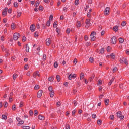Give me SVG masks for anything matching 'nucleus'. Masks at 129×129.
<instances>
[{"instance_id": "1", "label": "nucleus", "mask_w": 129, "mask_h": 129, "mask_svg": "<svg viewBox=\"0 0 129 129\" xmlns=\"http://www.w3.org/2000/svg\"><path fill=\"white\" fill-rule=\"evenodd\" d=\"M48 90L49 92L50 97H54V95H55V92L53 90V87H52L51 86H50L48 87Z\"/></svg>"}, {"instance_id": "2", "label": "nucleus", "mask_w": 129, "mask_h": 129, "mask_svg": "<svg viewBox=\"0 0 129 129\" xmlns=\"http://www.w3.org/2000/svg\"><path fill=\"white\" fill-rule=\"evenodd\" d=\"M21 37V35H20V34L18 33H15L13 35V40L14 41H17L19 38Z\"/></svg>"}, {"instance_id": "3", "label": "nucleus", "mask_w": 129, "mask_h": 129, "mask_svg": "<svg viewBox=\"0 0 129 129\" xmlns=\"http://www.w3.org/2000/svg\"><path fill=\"white\" fill-rule=\"evenodd\" d=\"M120 63L123 64H125L126 65H128V61H127V59H126L125 58H122L120 60Z\"/></svg>"}, {"instance_id": "4", "label": "nucleus", "mask_w": 129, "mask_h": 129, "mask_svg": "<svg viewBox=\"0 0 129 129\" xmlns=\"http://www.w3.org/2000/svg\"><path fill=\"white\" fill-rule=\"evenodd\" d=\"M85 24H86V25H85V28H86L87 29H88V28H89L90 26V19H87L86 20V21H85Z\"/></svg>"}, {"instance_id": "5", "label": "nucleus", "mask_w": 129, "mask_h": 129, "mask_svg": "<svg viewBox=\"0 0 129 129\" xmlns=\"http://www.w3.org/2000/svg\"><path fill=\"white\" fill-rule=\"evenodd\" d=\"M117 41V39H116V37L115 36L112 37L111 39V43L112 44H113L114 45H115V44H116Z\"/></svg>"}, {"instance_id": "6", "label": "nucleus", "mask_w": 129, "mask_h": 129, "mask_svg": "<svg viewBox=\"0 0 129 129\" xmlns=\"http://www.w3.org/2000/svg\"><path fill=\"white\" fill-rule=\"evenodd\" d=\"M104 14L105 16H108V15H109V7H107L105 8L104 11Z\"/></svg>"}, {"instance_id": "7", "label": "nucleus", "mask_w": 129, "mask_h": 129, "mask_svg": "<svg viewBox=\"0 0 129 129\" xmlns=\"http://www.w3.org/2000/svg\"><path fill=\"white\" fill-rule=\"evenodd\" d=\"M75 77H76V74H71L69 77H68V79H69V80H71V79H72V78H75Z\"/></svg>"}, {"instance_id": "8", "label": "nucleus", "mask_w": 129, "mask_h": 129, "mask_svg": "<svg viewBox=\"0 0 129 129\" xmlns=\"http://www.w3.org/2000/svg\"><path fill=\"white\" fill-rule=\"evenodd\" d=\"M42 95H43V90H40L37 93V97H38V98H40V97H41Z\"/></svg>"}, {"instance_id": "9", "label": "nucleus", "mask_w": 129, "mask_h": 129, "mask_svg": "<svg viewBox=\"0 0 129 129\" xmlns=\"http://www.w3.org/2000/svg\"><path fill=\"white\" fill-rule=\"evenodd\" d=\"M30 28L31 32H35V30H36V26L35 25H31Z\"/></svg>"}, {"instance_id": "10", "label": "nucleus", "mask_w": 129, "mask_h": 129, "mask_svg": "<svg viewBox=\"0 0 129 129\" xmlns=\"http://www.w3.org/2000/svg\"><path fill=\"white\" fill-rule=\"evenodd\" d=\"M46 45L47 46H50L51 45V39L50 38H47L46 40Z\"/></svg>"}, {"instance_id": "11", "label": "nucleus", "mask_w": 129, "mask_h": 129, "mask_svg": "<svg viewBox=\"0 0 129 129\" xmlns=\"http://www.w3.org/2000/svg\"><path fill=\"white\" fill-rule=\"evenodd\" d=\"M76 26L77 28H80L82 25L81 24V22L77 21L76 23Z\"/></svg>"}, {"instance_id": "12", "label": "nucleus", "mask_w": 129, "mask_h": 129, "mask_svg": "<svg viewBox=\"0 0 129 129\" xmlns=\"http://www.w3.org/2000/svg\"><path fill=\"white\" fill-rule=\"evenodd\" d=\"M36 76H40V72H39V71H37L36 73L33 74V77L36 78Z\"/></svg>"}, {"instance_id": "13", "label": "nucleus", "mask_w": 129, "mask_h": 129, "mask_svg": "<svg viewBox=\"0 0 129 129\" xmlns=\"http://www.w3.org/2000/svg\"><path fill=\"white\" fill-rule=\"evenodd\" d=\"M17 27L16 26V24L14 23L11 24V28L12 29V30H15V29Z\"/></svg>"}, {"instance_id": "14", "label": "nucleus", "mask_w": 129, "mask_h": 129, "mask_svg": "<svg viewBox=\"0 0 129 129\" xmlns=\"http://www.w3.org/2000/svg\"><path fill=\"white\" fill-rule=\"evenodd\" d=\"M38 118L40 120H44V119H45V117H44V116H42V115H39Z\"/></svg>"}, {"instance_id": "15", "label": "nucleus", "mask_w": 129, "mask_h": 129, "mask_svg": "<svg viewBox=\"0 0 129 129\" xmlns=\"http://www.w3.org/2000/svg\"><path fill=\"white\" fill-rule=\"evenodd\" d=\"M113 30L114 32H118V26H115L113 27Z\"/></svg>"}, {"instance_id": "16", "label": "nucleus", "mask_w": 129, "mask_h": 129, "mask_svg": "<svg viewBox=\"0 0 129 129\" xmlns=\"http://www.w3.org/2000/svg\"><path fill=\"white\" fill-rule=\"evenodd\" d=\"M104 103H105V105H108V103H109V99H106L104 101Z\"/></svg>"}, {"instance_id": "17", "label": "nucleus", "mask_w": 129, "mask_h": 129, "mask_svg": "<svg viewBox=\"0 0 129 129\" xmlns=\"http://www.w3.org/2000/svg\"><path fill=\"white\" fill-rule=\"evenodd\" d=\"M24 120H21L20 122H19V123L17 124V125L18 126H20V125H22V124H24Z\"/></svg>"}, {"instance_id": "18", "label": "nucleus", "mask_w": 129, "mask_h": 129, "mask_svg": "<svg viewBox=\"0 0 129 129\" xmlns=\"http://www.w3.org/2000/svg\"><path fill=\"white\" fill-rule=\"evenodd\" d=\"M39 5H40V1L37 0L36 3L34 5L35 7H39Z\"/></svg>"}, {"instance_id": "19", "label": "nucleus", "mask_w": 129, "mask_h": 129, "mask_svg": "<svg viewBox=\"0 0 129 129\" xmlns=\"http://www.w3.org/2000/svg\"><path fill=\"white\" fill-rule=\"evenodd\" d=\"M84 77V74L83 73H81L80 74V80H82Z\"/></svg>"}, {"instance_id": "20", "label": "nucleus", "mask_w": 129, "mask_h": 129, "mask_svg": "<svg viewBox=\"0 0 129 129\" xmlns=\"http://www.w3.org/2000/svg\"><path fill=\"white\" fill-rule=\"evenodd\" d=\"M119 42L121 44H122L124 42V40L122 38H119Z\"/></svg>"}, {"instance_id": "21", "label": "nucleus", "mask_w": 129, "mask_h": 129, "mask_svg": "<svg viewBox=\"0 0 129 129\" xmlns=\"http://www.w3.org/2000/svg\"><path fill=\"white\" fill-rule=\"evenodd\" d=\"M89 61L91 63H93V62H94V58H93V57H90L89 58Z\"/></svg>"}, {"instance_id": "22", "label": "nucleus", "mask_w": 129, "mask_h": 129, "mask_svg": "<svg viewBox=\"0 0 129 129\" xmlns=\"http://www.w3.org/2000/svg\"><path fill=\"white\" fill-rule=\"evenodd\" d=\"M7 116L5 115H2V119H3V120H7Z\"/></svg>"}, {"instance_id": "23", "label": "nucleus", "mask_w": 129, "mask_h": 129, "mask_svg": "<svg viewBox=\"0 0 129 129\" xmlns=\"http://www.w3.org/2000/svg\"><path fill=\"white\" fill-rule=\"evenodd\" d=\"M96 35V32L93 31L92 32V33H91L90 36V37H93L94 36H95Z\"/></svg>"}, {"instance_id": "24", "label": "nucleus", "mask_w": 129, "mask_h": 129, "mask_svg": "<svg viewBox=\"0 0 129 129\" xmlns=\"http://www.w3.org/2000/svg\"><path fill=\"white\" fill-rule=\"evenodd\" d=\"M39 88H40V85H36L34 86L35 90H38V89H39Z\"/></svg>"}, {"instance_id": "25", "label": "nucleus", "mask_w": 129, "mask_h": 129, "mask_svg": "<svg viewBox=\"0 0 129 129\" xmlns=\"http://www.w3.org/2000/svg\"><path fill=\"white\" fill-rule=\"evenodd\" d=\"M17 77H18V74H13V79H14V80H16V79L17 78Z\"/></svg>"}, {"instance_id": "26", "label": "nucleus", "mask_w": 129, "mask_h": 129, "mask_svg": "<svg viewBox=\"0 0 129 129\" xmlns=\"http://www.w3.org/2000/svg\"><path fill=\"white\" fill-rule=\"evenodd\" d=\"M56 79L58 82L61 80V78L60 77V76L59 75H57L56 76Z\"/></svg>"}, {"instance_id": "27", "label": "nucleus", "mask_w": 129, "mask_h": 129, "mask_svg": "<svg viewBox=\"0 0 129 129\" xmlns=\"http://www.w3.org/2000/svg\"><path fill=\"white\" fill-rule=\"evenodd\" d=\"M2 16L3 17H6L7 16V11H3L2 12Z\"/></svg>"}, {"instance_id": "28", "label": "nucleus", "mask_w": 129, "mask_h": 129, "mask_svg": "<svg viewBox=\"0 0 129 129\" xmlns=\"http://www.w3.org/2000/svg\"><path fill=\"white\" fill-rule=\"evenodd\" d=\"M114 77H113L112 79L110 81L108 84L109 85H110L111 84H112V82H113V80H114Z\"/></svg>"}, {"instance_id": "29", "label": "nucleus", "mask_w": 129, "mask_h": 129, "mask_svg": "<svg viewBox=\"0 0 129 129\" xmlns=\"http://www.w3.org/2000/svg\"><path fill=\"white\" fill-rule=\"evenodd\" d=\"M97 122L98 125H101V123L102 122V121H101V120H98Z\"/></svg>"}, {"instance_id": "30", "label": "nucleus", "mask_w": 129, "mask_h": 129, "mask_svg": "<svg viewBox=\"0 0 129 129\" xmlns=\"http://www.w3.org/2000/svg\"><path fill=\"white\" fill-rule=\"evenodd\" d=\"M103 53H104V48H102L100 50V54H103Z\"/></svg>"}, {"instance_id": "31", "label": "nucleus", "mask_w": 129, "mask_h": 129, "mask_svg": "<svg viewBox=\"0 0 129 129\" xmlns=\"http://www.w3.org/2000/svg\"><path fill=\"white\" fill-rule=\"evenodd\" d=\"M29 51H30V50H29V45L27 44L26 48V52H27V53H29Z\"/></svg>"}, {"instance_id": "32", "label": "nucleus", "mask_w": 129, "mask_h": 129, "mask_svg": "<svg viewBox=\"0 0 129 129\" xmlns=\"http://www.w3.org/2000/svg\"><path fill=\"white\" fill-rule=\"evenodd\" d=\"M121 26H122V27H125V26H126V22H125V21H123L122 22V24H121Z\"/></svg>"}, {"instance_id": "33", "label": "nucleus", "mask_w": 129, "mask_h": 129, "mask_svg": "<svg viewBox=\"0 0 129 129\" xmlns=\"http://www.w3.org/2000/svg\"><path fill=\"white\" fill-rule=\"evenodd\" d=\"M38 34H39V32L36 31L34 34V37H35V38H37V37H38Z\"/></svg>"}, {"instance_id": "34", "label": "nucleus", "mask_w": 129, "mask_h": 129, "mask_svg": "<svg viewBox=\"0 0 129 129\" xmlns=\"http://www.w3.org/2000/svg\"><path fill=\"white\" fill-rule=\"evenodd\" d=\"M21 15H22V12H18L17 17V18H20V17H21Z\"/></svg>"}, {"instance_id": "35", "label": "nucleus", "mask_w": 129, "mask_h": 129, "mask_svg": "<svg viewBox=\"0 0 129 129\" xmlns=\"http://www.w3.org/2000/svg\"><path fill=\"white\" fill-rule=\"evenodd\" d=\"M110 119H111V120H114V115H111L110 116Z\"/></svg>"}, {"instance_id": "36", "label": "nucleus", "mask_w": 129, "mask_h": 129, "mask_svg": "<svg viewBox=\"0 0 129 129\" xmlns=\"http://www.w3.org/2000/svg\"><path fill=\"white\" fill-rule=\"evenodd\" d=\"M19 6V4H18V2H15L14 4V7L15 8H18V6Z\"/></svg>"}, {"instance_id": "37", "label": "nucleus", "mask_w": 129, "mask_h": 129, "mask_svg": "<svg viewBox=\"0 0 129 129\" xmlns=\"http://www.w3.org/2000/svg\"><path fill=\"white\" fill-rule=\"evenodd\" d=\"M102 84V81L101 80H99L98 81V85H101Z\"/></svg>"}, {"instance_id": "38", "label": "nucleus", "mask_w": 129, "mask_h": 129, "mask_svg": "<svg viewBox=\"0 0 129 129\" xmlns=\"http://www.w3.org/2000/svg\"><path fill=\"white\" fill-rule=\"evenodd\" d=\"M46 59H47V56H46V54H44L43 56L42 60H43L44 61H46Z\"/></svg>"}, {"instance_id": "39", "label": "nucleus", "mask_w": 129, "mask_h": 129, "mask_svg": "<svg viewBox=\"0 0 129 129\" xmlns=\"http://www.w3.org/2000/svg\"><path fill=\"white\" fill-rule=\"evenodd\" d=\"M56 33H57V35L59 36V35H60V29H59L58 28H56Z\"/></svg>"}, {"instance_id": "40", "label": "nucleus", "mask_w": 129, "mask_h": 129, "mask_svg": "<svg viewBox=\"0 0 129 129\" xmlns=\"http://www.w3.org/2000/svg\"><path fill=\"white\" fill-rule=\"evenodd\" d=\"M57 21H55L54 22V24H53V27L54 28H57Z\"/></svg>"}, {"instance_id": "41", "label": "nucleus", "mask_w": 129, "mask_h": 129, "mask_svg": "<svg viewBox=\"0 0 129 129\" xmlns=\"http://www.w3.org/2000/svg\"><path fill=\"white\" fill-rule=\"evenodd\" d=\"M71 31V30H70L69 28H68L66 31L67 34H70Z\"/></svg>"}, {"instance_id": "42", "label": "nucleus", "mask_w": 129, "mask_h": 129, "mask_svg": "<svg viewBox=\"0 0 129 129\" xmlns=\"http://www.w3.org/2000/svg\"><path fill=\"white\" fill-rule=\"evenodd\" d=\"M6 54H5V56L8 57V56H10V53H9V50H6Z\"/></svg>"}, {"instance_id": "43", "label": "nucleus", "mask_w": 129, "mask_h": 129, "mask_svg": "<svg viewBox=\"0 0 129 129\" xmlns=\"http://www.w3.org/2000/svg\"><path fill=\"white\" fill-rule=\"evenodd\" d=\"M117 71V68H116V67H114V68H113L112 72H113V73L116 72Z\"/></svg>"}, {"instance_id": "44", "label": "nucleus", "mask_w": 129, "mask_h": 129, "mask_svg": "<svg viewBox=\"0 0 129 129\" xmlns=\"http://www.w3.org/2000/svg\"><path fill=\"white\" fill-rule=\"evenodd\" d=\"M54 67L55 68H57V67H58V62L57 61L54 62Z\"/></svg>"}, {"instance_id": "45", "label": "nucleus", "mask_w": 129, "mask_h": 129, "mask_svg": "<svg viewBox=\"0 0 129 129\" xmlns=\"http://www.w3.org/2000/svg\"><path fill=\"white\" fill-rule=\"evenodd\" d=\"M95 39H96V37L95 36H91V41H95Z\"/></svg>"}, {"instance_id": "46", "label": "nucleus", "mask_w": 129, "mask_h": 129, "mask_svg": "<svg viewBox=\"0 0 129 129\" xmlns=\"http://www.w3.org/2000/svg\"><path fill=\"white\" fill-rule=\"evenodd\" d=\"M73 63H74V65H76V64H77V59L75 58L74 59Z\"/></svg>"}, {"instance_id": "47", "label": "nucleus", "mask_w": 129, "mask_h": 129, "mask_svg": "<svg viewBox=\"0 0 129 129\" xmlns=\"http://www.w3.org/2000/svg\"><path fill=\"white\" fill-rule=\"evenodd\" d=\"M34 114L35 116H37V115H38V111L37 110H35L34 112Z\"/></svg>"}, {"instance_id": "48", "label": "nucleus", "mask_w": 129, "mask_h": 129, "mask_svg": "<svg viewBox=\"0 0 129 129\" xmlns=\"http://www.w3.org/2000/svg\"><path fill=\"white\" fill-rule=\"evenodd\" d=\"M46 25L48 26V27H49L50 25H51V21H50V20L47 21Z\"/></svg>"}, {"instance_id": "49", "label": "nucleus", "mask_w": 129, "mask_h": 129, "mask_svg": "<svg viewBox=\"0 0 129 129\" xmlns=\"http://www.w3.org/2000/svg\"><path fill=\"white\" fill-rule=\"evenodd\" d=\"M24 106V103L23 102H21L20 103L19 107H23Z\"/></svg>"}, {"instance_id": "50", "label": "nucleus", "mask_w": 129, "mask_h": 129, "mask_svg": "<svg viewBox=\"0 0 129 129\" xmlns=\"http://www.w3.org/2000/svg\"><path fill=\"white\" fill-rule=\"evenodd\" d=\"M92 118H93V119H95V118H96V114H93L92 115Z\"/></svg>"}, {"instance_id": "51", "label": "nucleus", "mask_w": 129, "mask_h": 129, "mask_svg": "<svg viewBox=\"0 0 129 129\" xmlns=\"http://www.w3.org/2000/svg\"><path fill=\"white\" fill-rule=\"evenodd\" d=\"M78 4H79V0H75V5H76V6H77Z\"/></svg>"}, {"instance_id": "52", "label": "nucleus", "mask_w": 129, "mask_h": 129, "mask_svg": "<svg viewBox=\"0 0 129 129\" xmlns=\"http://www.w3.org/2000/svg\"><path fill=\"white\" fill-rule=\"evenodd\" d=\"M111 57L112 58V59H115V54L112 53L111 55Z\"/></svg>"}, {"instance_id": "53", "label": "nucleus", "mask_w": 129, "mask_h": 129, "mask_svg": "<svg viewBox=\"0 0 129 129\" xmlns=\"http://www.w3.org/2000/svg\"><path fill=\"white\" fill-rule=\"evenodd\" d=\"M26 40H27V38H26V37L23 36V37H22L23 42H26Z\"/></svg>"}, {"instance_id": "54", "label": "nucleus", "mask_w": 129, "mask_h": 129, "mask_svg": "<svg viewBox=\"0 0 129 129\" xmlns=\"http://www.w3.org/2000/svg\"><path fill=\"white\" fill-rule=\"evenodd\" d=\"M48 81H51V80H54V78H53V77H49V78H48Z\"/></svg>"}, {"instance_id": "55", "label": "nucleus", "mask_w": 129, "mask_h": 129, "mask_svg": "<svg viewBox=\"0 0 129 129\" xmlns=\"http://www.w3.org/2000/svg\"><path fill=\"white\" fill-rule=\"evenodd\" d=\"M73 104L74 105V106H76L77 105V102L76 101H73Z\"/></svg>"}, {"instance_id": "56", "label": "nucleus", "mask_w": 129, "mask_h": 129, "mask_svg": "<svg viewBox=\"0 0 129 129\" xmlns=\"http://www.w3.org/2000/svg\"><path fill=\"white\" fill-rule=\"evenodd\" d=\"M93 78H94V75H93L91 77L89 78V81H91L92 80V79H93Z\"/></svg>"}, {"instance_id": "57", "label": "nucleus", "mask_w": 129, "mask_h": 129, "mask_svg": "<svg viewBox=\"0 0 129 129\" xmlns=\"http://www.w3.org/2000/svg\"><path fill=\"white\" fill-rule=\"evenodd\" d=\"M121 114L119 112H118L117 114V116L120 118V117L121 116Z\"/></svg>"}, {"instance_id": "58", "label": "nucleus", "mask_w": 129, "mask_h": 129, "mask_svg": "<svg viewBox=\"0 0 129 129\" xmlns=\"http://www.w3.org/2000/svg\"><path fill=\"white\" fill-rule=\"evenodd\" d=\"M16 120H17V121H18V122H20V121H21V118H20V117H17L16 118Z\"/></svg>"}, {"instance_id": "59", "label": "nucleus", "mask_w": 129, "mask_h": 129, "mask_svg": "<svg viewBox=\"0 0 129 129\" xmlns=\"http://www.w3.org/2000/svg\"><path fill=\"white\" fill-rule=\"evenodd\" d=\"M104 96V94H102V95H100L99 99H102V97Z\"/></svg>"}, {"instance_id": "60", "label": "nucleus", "mask_w": 129, "mask_h": 129, "mask_svg": "<svg viewBox=\"0 0 129 129\" xmlns=\"http://www.w3.org/2000/svg\"><path fill=\"white\" fill-rule=\"evenodd\" d=\"M67 9H68V7H67V6H65L64 8H63V11L64 12H66L67 11Z\"/></svg>"}, {"instance_id": "61", "label": "nucleus", "mask_w": 129, "mask_h": 129, "mask_svg": "<svg viewBox=\"0 0 129 129\" xmlns=\"http://www.w3.org/2000/svg\"><path fill=\"white\" fill-rule=\"evenodd\" d=\"M15 109H16V105H13L12 106V110H15Z\"/></svg>"}, {"instance_id": "62", "label": "nucleus", "mask_w": 129, "mask_h": 129, "mask_svg": "<svg viewBox=\"0 0 129 129\" xmlns=\"http://www.w3.org/2000/svg\"><path fill=\"white\" fill-rule=\"evenodd\" d=\"M66 129H70V125L67 124L66 125Z\"/></svg>"}, {"instance_id": "63", "label": "nucleus", "mask_w": 129, "mask_h": 129, "mask_svg": "<svg viewBox=\"0 0 129 129\" xmlns=\"http://www.w3.org/2000/svg\"><path fill=\"white\" fill-rule=\"evenodd\" d=\"M8 122L9 123H12V122H13V120L11 118L8 119Z\"/></svg>"}, {"instance_id": "64", "label": "nucleus", "mask_w": 129, "mask_h": 129, "mask_svg": "<svg viewBox=\"0 0 129 129\" xmlns=\"http://www.w3.org/2000/svg\"><path fill=\"white\" fill-rule=\"evenodd\" d=\"M29 115H30V116H32V115H33V111H29Z\"/></svg>"}]
</instances>
